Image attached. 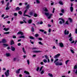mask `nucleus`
<instances>
[{"mask_svg":"<svg viewBox=\"0 0 77 77\" xmlns=\"http://www.w3.org/2000/svg\"><path fill=\"white\" fill-rule=\"evenodd\" d=\"M59 45L60 47H61V48L63 47V46H64L63 44L62 43H59Z\"/></svg>","mask_w":77,"mask_h":77,"instance_id":"f8f14e48","label":"nucleus"},{"mask_svg":"<svg viewBox=\"0 0 77 77\" xmlns=\"http://www.w3.org/2000/svg\"><path fill=\"white\" fill-rule=\"evenodd\" d=\"M38 39L39 41H42V39L41 38H39Z\"/></svg>","mask_w":77,"mask_h":77,"instance_id":"6e6d98bb","label":"nucleus"},{"mask_svg":"<svg viewBox=\"0 0 77 77\" xmlns=\"http://www.w3.org/2000/svg\"><path fill=\"white\" fill-rule=\"evenodd\" d=\"M39 69V67H38L36 69L37 71H38Z\"/></svg>","mask_w":77,"mask_h":77,"instance_id":"680f3d73","label":"nucleus"},{"mask_svg":"<svg viewBox=\"0 0 77 77\" xmlns=\"http://www.w3.org/2000/svg\"><path fill=\"white\" fill-rule=\"evenodd\" d=\"M30 4H28L27 5L26 8V9H29V8H30Z\"/></svg>","mask_w":77,"mask_h":77,"instance_id":"4468645a","label":"nucleus"},{"mask_svg":"<svg viewBox=\"0 0 77 77\" xmlns=\"http://www.w3.org/2000/svg\"><path fill=\"white\" fill-rule=\"evenodd\" d=\"M69 60H66V65H67V63L68 62H69Z\"/></svg>","mask_w":77,"mask_h":77,"instance_id":"09e8293b","label":"nucleus"},{"mask_svg":"<svg viewBox=\"0 0 77 77\" xmlns=\"http://www.w3.org/2000/svg\"><path fill=\"white\" fill-rule=\"evenodd\" d=\"M14 16H17V13H14Z\"/></svg>","mask_w":77,"mask_h":77,"instance_id":"052dcab7","label":"nucleus"},{"mask_svg":"<svg viewBox=\"0 0 77 77\" xmlns=\"http://www.w3.org/2000/svg\"><path fill=\"white\" fill-rule=\"evenodd\" d=\"M21 69H19L16 70V73H17V74H20V71Z\"/></svg>","mask_w":77,"mask_h":77,"instance_id":"6e6552de","label":"nucleus"},{"mask_svg":"<svg viewBox=\"0 0 77 77\" xmlns=\"http://www.w3.org/2000/svg\"><path fill=\"white\" fill-rule=\"evenodd\" d=\"M59 60V59H55L54 62V63H55L56 66H61L63 65V63L62 62L58 61Z\"/></svg>","mask_w":77,"mask_h":77,"instance_id":"f257e3e1","label":"nucleus"},{"mask_svg":"<svg viewBox=\"0 0 77 77\" xmlns=\"http://www.w3.org/2000/svg\"><path fill=\"white\" fill-rule=\"evenodd\" d=\"M59 23L60 24H62V23H63V22H62V21H60Z\"/></svg>","mask_w":77,"mask_h":77,"instance_id":"e2e57ef3","label":"nucleus"},{"mask_svg":"<svg viewBox=\"0 0 77 77\" xmlns=\"http://www.w3.org/2000/svg\"><path fill=\"white\" fill-rule=\"evenodd\" d=\"M44 73V70H43L41 72V74H43Z\"/></svg>","mask_w":77,"mask_h":77,"instance_id":"58836bf2","label":"nucleus"},{"mask_svg":"<svg viewBox=\"0 0 77 77\" xmlns=\"http://www.w3.org/2000/svg\"><path fill=\"white\" fill-rule=\"evenodd\" d=\"M71 36V33H70L69 35V37L70 38Z\"/></svg>","mask_w":77,"mask_h":77,"instance_id":"338daca9","label":"nucleus"},{"mask_svg":"<svg viewBox=\"0 0 77 77\" xmlns=\"http://www.w3.org/2000/svg\"><path fill=\"white\" fill-rule=\"evenodd\" d=\"M20 38H25V37L24 35H22L20 37Z\"/></svg>","mask_w":77,"mask_h":77,"instance_id":"f704fd0d","label":"nucleus"},{"mask_svg":"<svg viewBox=\"0 0 77 77\" xmlns=\"http://www.w3.org/2000/svg\"><path fill=\"white\" fill-rule=\"evenodd\" d=\"M37 15L36 13H35L34 14V17H37Z\"/></svg>","mask_w":77,"mask_h":77,"instance_id":"864d4df0","label":"nucleus"},{"mask_svg":"<svg viewBox=\"0 0 77 77\" xmlns=\"http://www.w3.org/2000/svg\"><path fill=\"white\" fill-rule=\"evenodd\" d=\"M69 21H70V23H72V19L71 18H69Z\"/></svg>","mask_w":77,"mask_h":77,"instance_id":"c9c22d12","label":"nucleus"},{"mask_svg":"<svg viewBox=\"0 0 77 77\" xmlns=\"http://www.w3.org/2000/svg\"><path fill=\"white\" fill-rule=\"evenodd\" d=\"M43 62L44 63H47V60L46 59L43 60Z\"/></svg>","mask_w":77,"mask_h":77,"instance_id":"72a5a7b5","label":"nucleus"},{"mask_svg":"<svg viewBox=\"0 0 77 77\" xmlns=\"http://www.w3.org/2000/svg\"><path fill=\"white\" fill-rule=\"evenodd\" d=\"M42 52V51H33V52L34 53H41Z\"/></svg>","mask_w":77,"mask_h":77,"instance_id":"0eeeda50","label":"nucleus"},{"mask_svg":"<svg viewBox=\"0 0 77 77\" xmlns=\"http://www.w3.org/2000/svg\"><path fill=\"white\" fill-rule=\"evenodd\" d=\"M24 73H25L26 74H29V72L26 71H24Z\"/></svg>","mask_w":77,"mask_h":77,"instance_id":"c756f323","label":"nucleus"},{"mask_svg":"<svg viewBox=\"0 0 77 77\" xmlns=\"http://www.w3.org/2000/svg\"><path fill=\"white\" fill-rule=\"evenodd\" d=\"M9 70H7V71L5 72V74L6 76V77H8V76H9Z\"/></svg>","mask_w":77,"mask_h":77,"instance_id":"7ed1b4c3","label":"nucleus"},{"mask_svg":"<svg viewBox=\"0 0 77 77\" xmlns=\"http://www.w3.org/2000/svg\"><path fill=\"white\" fill-rule=\"evenodd\" d=\"M35 37H37L39 36V35L38 34H36L35 35Z\"/></svg>","mask_w":77,"mask_h":77,"instance_id":"c03bdc74","label":"nucleus"},{"mask_svg":"<svg viewBox=\"0 0 77 77\" xmlns=\"http://www.w3.org/2000/svg\"><path fill=\"white\" fill-rule=\"evenodd\" d=\"M29 15H33V13H32V12H30Z\"/></svg>","mask_w":77,"mask_h":77,"instance_id":"4d7b16f0","label":"nucleus"},{"mask_svg":"<svg viewBox=\"0 0 77 77\" xmlns=\"http://www.w3.org/2000/svg\"><path fill=\"white\" fill-rule=\"evenodd\" d=\"M18 46H20L21 45V43H18L17 44Z\"/></svg>","mask_w":77,"mask_h":77,"instance_id":"69168bd1","label":"nucleus"},{"mask_svg":"<svg viewBox=\"0 0 77 77\" xmlns=\"http://www.w3.org/2000/svg\"><path fill=\"white\" fill-rule=\"evenodd\" d=\"M69 31H67L66 29H65L64 31V34L65 35H68L69 34Z\"/></svg>","mask_w":77,"mask_h":77,"instance_id":"39448f33","label":"nucleus"},{"mask_svg":"<svg viewBox=\"0 0 77 77\" xmlns=\"http://www.w3.org/2000/svg\"><path fill=\"white\" fill-rule=\"evenodd\" d=\"M52 49H56V48L55 47V46H54L52 48Z\"/></svg>","mask_w":77,"mask_h":77,"instance_id":"bf43d9fd","label":"nucleus"},{"mask_svg":"<svg viewBox=\"0 0 77 77\" xmlns=\"http://www.w3.org/2000/svg\"><path fill=\"white\" fill-rule=\"evenodd\" d=\"M70 11L71 12H73V7H71L70 8Z\"/></svg>","mask_w":77,"mask_h":77,"instance_id":"aec40b11","label":"nucleus"},{"mask_svg":"<svg viewBox=\"0 0 77 77\" xmlns=\"http://www.w3.org/2000/svg\"><path fill=\"white\" fill-rule=\"evenodd\" d=\"M77 68V64L75 65V66H74V69H76Z\"/></svg>","mask_w":77,"mask_h":77,"instance_id":"2f4dec72","label":"nucleus"},{"mask_svg":"<svg viewBox=\"0 0 77 77\" xmlns=\"http://www.w3.org/2000/svg\"><path fill=\"white\" fill-rule=\"evenodd\" d=\"M2 3V5H3L4 3V0H3V1H2L1 2Z\"/></svg>","mask_w":77,"mask_h":77,"instance_id":"13d9d810","label":"nucleus"},{"mask_svg":"<svg viewBox=\"0 0 77 77\" xmlns=\"http://www.w3.org/2000/svg\"><path fill=\"white\" fill-rule=\"evenodd\" d=\"M59 3L60 4V5H63V2H62V1H61V0H60V1L59 2Z\"/></svg>","mask_w":77,"mask_h":77,"instance_id":"cd10ccee","label":"nucleus"},{"mask_svg":"<svg viewBox=\"0 0 77 77\" xmlns=\"http://www.w3.org/2000/svg\"><path fill=\"white\" fill-rule=\"evenodd\" d=\"M61 11L62 12V13H64V12H65V11L63 9H62L61 10Z\"/></svg>","mask_w":77,"mask_h":77,"instance_id":"a19ab883","label":"nucleus"},{"mask_svg":"<svg viewBox=\"0 0 77 77\" xmlns=\"http://www.w3.org/2000/svg\"><path fill=\"white\" fill-rule=\"evenodd\" d=\"M58 42V40H57V39L56 40V44H58V43H57Z\"/></svg>","mask_w":77,"mask_h":77,"instance_id":"0e129e2a","label":"nucleus"},{"mask_svg":"<svg viewBox=\"0 0 77 77\" xmlns=\"http://www.w3.org/2000/svg\"><path fill=\"white\" fill-rule=\"evenodd\" d=\"M16 36H15V35H14L13 36V38H16Z\"/></svg>","mask_w":77,"mask_h":77,"instance_id":"774afa93","label":"nucleus"},{"mask_svg":"<svg viewBox=\"0 0 77 77\" xmlns=\"http://www.w3.org/2000/svg\"><path fill=\"white\" fill-rule=\"evenodd\" d=\"M7 42V41H6V40L5 39H3L2 40V43H6Z\"/></svg>","mask_w":77,"mask_h":77,"instance_id":"ddd939ff","label":"nucleus"},{"mask_svg":"<svg viewBox=\"0 0 77 77\" xmlns=\"http://www.w3.org/2000/svg\"><path fill=\"white\" fill-rule=\"evenodd\" d=\"M9 32H5L4 33V34H6V35L8 34H9Z\"/></svg>","mask_w":77,"mask_h":77,"instance_id":"37998d69","label":"nucleus"},{"mask_svg":"<svg viewBox=\"0 0 77 77\" xmlns=\"http://www.w3.org/2000/svg\"><path fill=\"white\" fill-rule=\"evenodd\" d=\"M22 50H23V52L24 53V54H26V52L25 51V49H24V48H23Z\"/></svg>","mask_w":77,"mask_h":77,"instance_id":"dca6fc26","label":"nucleus"},{"mask_svg":"<svg viewBox=\"0 0 77 77\" xmlns=\"http://www.w3.org/2000/svg\"><path fill=\"white\" fill-rule=\"evenodd\" d=\"M11 50H12V51H14L15 50V48H14V47H13V46H11Z\"/></svg>","mask_w":77,"mask_h":77,"instance_id":"9d476101","label":"nucleus"},{"mask_svg":"<svg viewBox=\"0 0 77 77\" xmlns=\"http://www.w3.org/2000/svg\"><path fill=\"white\" fill-rule=\"evenodd\" d=\"M17 59V57H14L13 59V60L14 61H16V60Z\"/></svg>","mask_w":77,"mask_h":77,"instance_id":"473e14b6","label":"nucleus"},{"mask_svg":"<svg viewBox=\"0 0 77 77\" xmlns=\"http://www.w3.org/2000/svg\"><path fill=\"white\" fill-rule=\"evenodd\" d=\"M31 31L32 32H35V29L33 27H32L31 28Z\"/></svg>","mask_w":77,"mask_h":77,"instance_id":"412c9836","label":"nucleus"},{"mask_svg":"<svg viewBox=\"0 0 77 77\" xmlns=\"http://www.w3.org/2000/svg\"><path fill=\"white\" fill-rule=\"evenodd\" d=\"M6 55L7 56V57H9L11 56V54L9 53H6Z\"/></svg>","mask_w":77,"mask_h":77,"instance_id":"393cba45","label":"nucleus"},{"mask_svg":"<svg viewBox=\"0 0 77 77\" xmlns=\"http://www.w3.org/2000/svg\"><path fill=\"white\" fill-rule=\"evenodd\" d=\"M60 54H58L57 55H56L54 57V58L55 59H56L57 58H58L59 56H60Z\"/></svg>","mask_w":77,"mask_h":77,"instance_id":"423d86ee","label":"nucleus"},{"mask_svg":"<svg viewBox=\"0 0 77 77\" xmlns=\"http://www.w3.org/2000/svg\"><path fill=\"white\" fill-rule=\"evenodd\" d=\"M27 62L28 63V65H29V64H30V61H29V60H27Z\"/></svg>","mask_w":77,"mask_h":77,"instance_id":"8fccbe9b","label":"nucleus"},{"mask_svg":"<svg viewBox=\"0 0 77 77\" xmlns=\"http://www.w3.org/2000/svg\"><path fill=\"white\" fill-rule=\"evenodd\" d=\"M3 45L4 47H8V45L6 44H3Z\"/></svg>","mask_w":77,"mask_h":77,"instance_id":"c85d7f7f","label":"nucleus"},{"mask_svg":"<svg viewBox=\"0 0 77 77\" xmlns=\"http://www.w3.org/2000/svg\"><path fill=\"white\" fill-rule=\"evenodd\" d=\"M73 72L75 73L76 75H77V69H75L73 70Z\"/></svg>","mask_w":77,"mask_h":77,"instance_id":"f3484780","label":"nucleus"},{"mask_svg":"<svg viewBox=\"0 0 77 77\" xmlns=\"http://www.w3.org/2000/svg\"><path fill=\"white\" fill-rule=\"evenodd\" d=\"M13 44H14V42L13 40L11 41V45H13Z\"/></svg>","mask_w":77,"mask_h":77,"instance_id":"6ab92c4d","label":"nucleus"},{"mask_svg":"<svg viewBox=\"0 0 77 77\" xmlns=\"http://www.w3.org/2000/svg\"><path fill=\"white\" fill-rule=\"evenodd\" d=\"M75 33H76V34H77V28H75Z\"/></svg>","mask_w":77,"mask_h":77,"instance_id":"603ef678","label":"nucleus"},{"mask_svg":"<svg viewBox=\"0 0 77 77\" xmlns=\"http://www.w3.org/2000/svg\"><path fill=\"white\" fill-rule=\"evenodd\" d=\"M45 58H46V59H47V60H48V63H49L50 62V59L48 58V57L47 56V55H45Z\"/></svg>","mask_w":77,"mask_h":77,"instance_id":"20e7f679","label":"nucleus"},{"mask_svg":"<svg viewBox=\"0 0 77 77\" xmlns=\"http://www.w3.org/2000/svg\"><path fill=\"white\" fill-rule=\"evenodd\" d=\"M38 48L36 47H33L32 48V50H37Z\"/></svg>","mask_w":77,"mask_h":77,"instance_id":"ea45409f","label":"nucleus"},{"mask_svg":"<svg viewBox=\"0 0 77 77\" xmlns=\"http://www.w3.org/2000/svg\"><path fill=\"white\" fill-rule=\"evenodd\" d=\"M45 15L46 16H47V17H48V16H49V15H50V13L49 12H45Z\"/></svg>","mask_w":77,"mask_h":77,"instance_id":"9b49d317","label":"nucleus"},{"mask_svg":"<svg viewBox=\"0 0 77 77\" xmlns=\"http://www.w3.org/2000/svg\"><path fill=\"white\" fill-rule=\"evenodd\" d=\"M43 68V66H42L41 67V68L40 69V71H41L42 69V68Z\"/></svg>","mask_w":77,"mask_h":77,"instance_id":"3c124183","label":"nucleus"},{"mask_svg":"<svg viewBox=\"0 0 77 77\" xmlns=\"http://www.w3.org/2000/svg\"><path fill=\"white\" fill-rule=\"evenodd\" d=\"M59 20H61L63 21V23H65V20H64V19L60 18H59Z\"/></svg>","mask_w":77,"mask_h":77,"instance_id":"a878e982","label":"nucleus"},{"mask_svg":"<svg viewBox=\"0 0 77 77\" xmlns=\"http://www.w3.org/2000/svg\"><path fill=\"white\" fill-rule=\"evenodd\" d=\"M44 11L45 12H48V9H47V8L46 7H45L44 8Z\"/></svg>","mask_w":77,"mask_h":77,"instance_id":"2eb2a0df","label":"nucleus"},{"mask_svg":"<svg viewBox=\"0 0 77 77\" xmlns=\"http://www.w3.org/2000/svg\"><path fill=\"white\" fill-rule=\"evenodd\" d=\"M20 8H19L18 7H17L15 9V11H20Z\"/></svg>","mask_w":77,"mask_h":77,"instance_id":"a211bd4d","label":"nucleus"},{"mask_svg":"<svg viewBox=\"0 0 77 77\" xmlns=\"http://www.w3.org/2000/svg\"><path fill=\"white\" fill-rule=\"evenodd\" d=\"M29 38L30 39H35V38L33 37H32V36H30L29 37Z\"/></svg>","mask_w":77,"mask_h":77,"instance_id":"4c0bfd02","label":"nucleus"},{"mask_svg":"<svg viewBox=\"0 0 77 77\" xmlns=\"http://www.w3.org/2000/svg\"><path fill=\"white\" fill-rule=\"evenodd\" d=\"M48 75L49 76H50V77H53V74H51V73H48Z\"/></svg>","mask_w":77,"mask_h":77,"instance_id":"5701e85b","label":"nucleus"},{"mask_svg":"<svg viewBox=\"0 0 77 77\" xmlns=\"http://www.w3.org/2000/svg\"><path fill=\"white\" fill-rule=\"evenodd\" d=\"M38 43L39 44H40V45H43V44L42 43V42H39Z\"/></svg>","mask_w":77,"mask_h":77,"instance_id":"49530a36","label":"nucleus"},{"mask_svg":"<svg viewBox=\"0 0 77 77\" xmlns=\"http://www.w3.org/2000/svg\"><path fill=\"white\" fill-rule=\"evenodd\" d=\"M23 32H21V31H19V32H18L17 33V34L18 35H23Z\"/></svg>","mask_w":77,"mask_h":77,"instance_id":"1a4fd4ad","label":"nucleus"},{"mask_svg":"<svg viewBox=\"0 0 77 77\" xmlns=\"http://www.w3.org/2000/svg\"><path fill=\"white\" fill-rule=\"evenodd\" d=\"M27 9H26L24 11L23 14V16L24 17H29V18H30L31 17L29 15H27V14H26V12H27Z\"/></svg>","mask_w":77,"mask_h":77,"instance_id":"f03ea898","label":"nucleus"},{"mask_svg":"<svg viewBox=\"0 0 77 77\" xmlns=\"http://www.w3.org/2000/svg\"><path fill=\"white\" fill-rule=\"evenodd\" d=\"M70 51H71V52H72V53H73V54H74V51L72 49H71L70 50Z\"/></svg>","mask_w":77,"mask_h":77,"instance_id":"79ce46f5","label":"nucleus"},{"mask_svg":"<svg viewBox=\"0 0 77 77\" xmlns=\"http://www.w3.org/2000/svg\"><path fill=\"white\" fill-rule=\"evenodd\" d=\"M52 15H53V14H50L49 15V17H48V19H50V18H51V16H52Z\"/></svg>","mask_w":77,"mask_h":77,"instance_id":"4be33fe9","label":"nucleus"},{"mask_svg":"<svg viewBox=\"0 0 77 77\" xmlns=\"http://www.w3.org/2000/svg\"><path fill=\"white\" fill-rule=\"evenodd\" d=\"M28 23H29V24H30V23H31L32 22V20H28Z\"/></svg>","mask_w":77,"mask_h":77,"instance_id":"bb28decb","label":"nucleus"},{"mask_svg":"<svg viewBox=\"0 0 77 77\" xmlns=\"http://www.w3.org/2000/svg\"><path fill=\"white\" fill-rule=\"evenodd\" d=\"M39 31L40 32H44V29H40Z\"/></svg>","mask_w":77,"mask_h":77,"instance_id":"a18cd8bd","label":"nucleus"},{"mask_svg":"<svg viewBox=\"0 0 77 77\" xmlns=\"http://www.w3.org/2000/svg\"><path fill=\"white\" fill-rule=\"evenodd\" d=\"M36 2H37V3H39L40 2L39 0H36Z\"/></svg>","mask_w":77,"mask_h":77,"instance_id":"5fc2aeb1","label":"nucleus"},{"mask_svg":"<svg viewBox=\"0 0 77 77\" xmlns=\"http://www.w3.org/2000/svg\"><path fill=\"white\" fill-rule=\"evenodd\" d=\"M9 8L8 7H7L5 8V10H9Z\"/></svg>","mask_w":77,"mask_h":77,"instance_id":"de8ad7c7","label":"nucleus"},{"mask_svg":"<svg viewBox=\"0 0 77 77\" xmlns=\"http://www.w3.org/2000/svg\"><path fill=\"white\" fill-rule=\"evenodd\" d=\"M4 30H5V31H8L9 30V28H5L3 29Z\"/></svg>","mask_w":77,"mask_h":77,"instance_id":"b1692460","label":"nucleus"},{"mask_svg":"<svg viewBox=\"0 0 77 77\" xmlns=\"http://www.w3.org/2000/svg\"><path fill=\"white\" fill-rule=\"evenodd\" d=\"M18 14H19L20 15H22V12L21 11H18Z\"/></svg>","mask_w":77,"mask_h":77,"instance_id":"e433bc0d","label":"nucleus"},{"mask_svg":"<svg viewBox=\"0 0 77 77\" xmlns=\"http://www.w3.org/2000/svg\"><path fill=\"white\" fill-rule=\"evenodd\" d=\"M72 38H73V37H70V38L69 39V41L70 42L72 41Z\"/></svg>","mask_w":77,"mask_h":77,"instance_id":"7c9ffc66","label":"nucleus"}]
</instances>
